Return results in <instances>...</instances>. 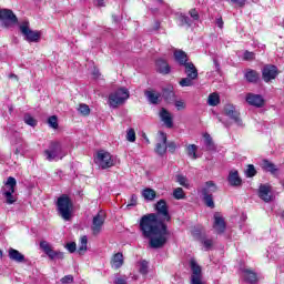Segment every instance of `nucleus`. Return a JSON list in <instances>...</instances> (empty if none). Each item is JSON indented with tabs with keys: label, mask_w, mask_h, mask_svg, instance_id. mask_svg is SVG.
<instances>
[{
	"label": "nucleus",
	"mask_w": 284,
	"mask_h": 284,
	"mask_svg": "<svg viewBox=\"0 0 284 284\" xmlns=\"http://www.w3.org/2000/svg\"><path fill=\"white\" fill-rule=\"evenodd\" d=\"M156 213L143 215L140 220V230L144 239H150V247L159 250L168 243V225L172 221L170 209L165 200H160L155 204Z\"/></svg>",
	"instance_id": "f257e3e1"
},
{
	"label": "nucleus",
	"mask_w": 284,
	"mask_h": 284,
	"mask_svg": "<svg viewBox=\"0 0 284 284\" xmlns=\"http://www.w3.org/2000/svg\"><path fill=\"white\" fill-rule=\"evenodd\" d=\"M58 214L63 221H70L74 213V203L67 194H62L57 201Z\"/></svg>",
	"instance_id": "f03ea898"
},
{
	"label": "nucleus",
	"mask_w": 284,
	"mask_h": 284,
	"mask_svg": "<svg viewBox=\"0 0 284 284\" xmlns=\"http://www.w3.org/2000/svg\"><path fill=\"white\" fill-rule=\"evenodd\" d=\"M128 99H130V91L126 88H120L109 95V105L110 108H119V105H123Z\"/></svg>",
	"instance_id": "7ed1b4c3"
},
{
	"label": "nucleus",
	"mask_w": 284,
	"mask_h": 284,
	"mask_svg": "<svg viewBox=\"0 0 284 284\" xmlns=\"http://www.w3.org/2000/svg\"><path fill=\"white\" fill-rule=\"evenodd\" d=\"M94 163L100 168V170H108L110 168H114V159L112 154L108 151H98L94 158Z\"/></svg>",
	"instance_id": "20e7f679"
},
{
	"label": "nucleus",
	"mask_w": 284,
	"mask_h": 284,
	"mask_svg": "<svg viewBox=\"0 0 284 284\" xmlns=\"http://www.w3.org/2000/svg\"><path fill=\"white\" fill-rule=\"evenodd\" d=\"M219 190V186L212 181L205 182L204 186L201 189V194L203 196V201L207 207H214V199L212 194Z\"/></svg>",
	"instance_id": "39448f33"
},
{
	"label": "nucleus",
	"mask_w": 284,
	"mask_h": 284,
	"mask_svg": "<svg viewBox=\"0 0 284 284\" xmlns=\"http://www.w3.org/2000/svg\"><path fill=\"white\" fill-rule=\"evenodd\" d=\"M20 32L23 34L27 41H29V43H37L39 42V39H41V32L32 31L30 29V22L28 21H23L20 24Z\"/></svg>",
	"instance_id": "423d86ee"
},
{
	"label": "nucleus",
	"mask_w": 284,
	"mask_h": 284,
	"mask_svg": "<svg viewBox=\"0 0 284 284\" xmlns=\"http://www.w3.org/2000/svg\"><path fill=\"white\" fill-rule=\"evenodd\" d=\"M44 155L47 156V161H55V159H63L65 153L59 142H52L50 149L44 151Z\"/></svg>",
	"instance_id": "0eeeda50"
},
{
	"label": "nucleus",
	"mask_w": 284,
	"mask_h": 284,
	"mask_svg": "<svg viewBox=\"0 0 284 284\" xmlns=\"http://www.w3.org/2000/svg\"><path fill=\"white\" fill-rule=\"evenodd\" d=\"M0 21H1L2 26H4V28H10V26H14V23H17V21H19V19L14 14V12H12V10L1 9L0 10Z\"/></svg>",
	"instance_id": "6e6552de"
},
{
	"label": "nucleus",
	"mask_w": 284,
	"mask_h": 284,
	"mask_svg": "<svg viewBox=\"0 0 284 284\" xmlns=\"http://www.w3.org/2000/svg\"><path fill=\"white\" fill-rule=\"evenodd\" d=\"M105 223V213L100 211L95 216H93L91 230L94 236L101 234V230H103V224Z\"/></svg>",
	"instance_id": "1a4fd4ad"
},
{
	"label": "nucleus",
	"mask_w": 284,
	"mask_h": 284,
	"mask_svg": "<svg viewBox=\"0 0 284 284\" xmlns=\"http://www.w3.org/2000/svg\"><path fill=\"white\" fill-rule=\"evenodd\" d=\"M224 114L229 116L236 125L243 126V120H241V113L236 110V106L232 104H226L224 106Z\"/></svg>",
	"instance_id": "9d476101"
},
{
	"label": "nucleus",
	"mask_w": 284,
	"mask_h": 284,
	"mask_svg": "<svg viewBox=\"0 0 284 284\" xmlns=\"http://www.w3.org/2000/svg\"><path fill=\"white\" fill-rule=\"evenodd\" d=\"M278 77V69L276 65L266 64L262 70V79L265 81V83H270V81H273V79H276Z\"/></svg>",
	"instance_id": "9b49d317"
},
{
	"label": "nucleus",
	"mask_w": 284,
	"mask_h": 284,
	"mask_svg": "<svg viewBox=\"0 0 284 284\" xmlns=\"http://www.w3.org/2000/svg\"><path fill=\"white\" fill-rule=\"evenodd\" d=\"M191 284H205V282H203V274L201 273V267L194 260L191 261Z\"/></svg>",
	"instance_id": "f8f14e48"
},
{
	"label": "nucleus",
	"mask_w": 284,
	"mask_h": 284,
	"mask_svg": "<svg viewBox=\"0 0 284 284\" xmlns=\"http://www.w3.org/2000/svg\"><path fill=\"white\" fill-rule=\"evenodd\" d=\"M7 187H9L8 191H4V196L7 199V203L9 205H12L14 203V187H17V179L9 176L7 182H6Z\"/></svg>",
	"instance_id": "ddd939ff"
},
{
	"label": "nucleus",
	"mask_w": 284,
	"mask_h": 284,
	"mask_svg": "<svg viewBox=\"0 0 284 284\" xmlns=\"http://www.w3.org/2000/svg\"><path fill=\"white\" fill-rule=\"evenodd\" d=\"M160 142L156 143L155 152L160 156H163L168 152V135L163 132H159Z\"/></svg>",
	"instance_id": "4468645a"
},
{
	"label": "nucleus",
	"mask_w": 284,
	"mask_h": 284,
	"mask_svg": "<svg viewBox=\"0 0 284 284\" xmlns=\"http://www.w3.org/2000/svg\"><path fill=\"white\" fill-rule=\"evenodd\" d=\"M246 102L248 105H253L254 108H263L265 105V100L262 95L248 93L246 95Z\"/></svg>",
	"instance_id": "2eb2a0df"
},
{
	"label": "nucleus",
	"mask_w": 284,
	"mask_h": 284,
	"mask_svg": "<svg viewBox=\"0 0 284 284\" xmlns=\"http://www.w3.org/2000/svg\"><path fill=\"white\" fill-rule=\"evenodd\" d=\"M258 196L265 203H270V201H272V186H270L267 184L260 185Z\"/></svg>",
	"instance_id": "dca6fc26"
},
{
	"label": "nucleus",
	"mask_w": 284,
	"mask_h": 284,
	"mask_svg": "<svg viewBox=\"0 0 284 284\" xmlns=\"http://www.w3.org/2000/svg\"><path fill=\"white\" fill-rule=\"evenodd\" d=\"M225 220L223 216H221V213H215L214 214V223H213V229L217 234H223L225 232Z\"/></svg>",
	"instance_id": "f3484780"
},
{
	"label": "nucleus",
	"mask_w": 284,
	"mask_h": 284,
	"mask_svg": "<svg viewBox=\"0 0 284 284\" xmlns=\"http://www.w3.org/2000/svg\"><path fill=\"white\" fill-rule=\"evenodd\" d=\"M160 119L162 122H164V125L168 128H173L174 122L172 121V113H170V111H168L165 108L161 109Z\"/></svg>",
	"instance_id": "a211bd4d"
},
{
	"label": "nucleus",
	"mask_w": 284,
	"mask_h": 284,
	"mask_svg": "<svg viewBox=\"0 0 284 284\" xmlns=\"http://www.w3.org/2000/svg\"><path fill=\"white\" fill-rule=\"evenodd\" d=\"M40 247L43 250V252L51 258V261L57 260V251L52 250V246H50V243L42 241L40 242Z\"/></svg>",
	"instance_id": "6ab92c4d"
},
{
	"label": "nucleus",
	"mask_w": 284,
	"mask_h": 284,
	"mask_svg": "<svg viewBox=\"0 0 284 284\" xmlns=\"http://www.w3.org/2000/svg\"><path fill=\"white\" fill-rule=\"evenodd\" d=\"M184 72L189 77V79H199V70H196V67L192 62H187L184 64Z\"/></svg>",
	"instance_id": "aec40b11"
},
{
	"label": "nucleus",
	"mask_w": 284,
	"mask_h": 284,
	"mask_svg": "<svg viewBox=\"0 0 284 284\" xmlns=\"http://www.w3.org/2000/svg\"><path fill=\"white\" fill-rule=\"evenodd\" d=\"M9 258L16 263H23L26 261V255L16 248H9Z\"/></svg>",
	"instance_id": "412c9836"
},
{
	"label": "nucleus",
	"mask_w": 284,
	"mask_h": 284,
	"mask_svg": "<svg viewBox=\"0 0 284 284\" xmlns=\"http://www.w3.org/2000/svg\"><path fill=\"white\" fill-rule=\"evenodd\" d=\"M156 70L160 72V74H170V64H168V61L163 59L156 60Z\"/></svg>",
	"instance_id": "4be33fe9"
},
{
	"label": "nucleus",
	"mask_w": 284,
	"mask_h": 284,
	"mask_svg": "<svg viewBox=\"0 0 284 284\" xmlns=\"http://www.w3.org/2000/svg\"><path fill=\"white\" fill-rule=\"evenodd\" d=\"M229 183L233 187H239L243 181L241 180V176H239V171H231L229 174Z\"/></svg>",
	"instance_id": "5701e85b"
},
{
	"label": "nucleus",
	"mask_w": 284,
	"mask_h": 284,
	"mask_svg": "<svg viewBox=\"0 0 284 284\" xmlns=\"http://www.w3.org/2000/svg\"><path fill=\"white\" fill-rule=\"evenodd\" d=\"M261 166L264 172H271V174H276V172H278L276 164L270 162L268 160H263Z\"/></svg>",
	"instance_id": "b1692460"
},
{
	"label": "nucleus",
	"mask_w": 284,
	"mask_h": 284,
	"mask_svg": "<svg viewBox=\"0 0 284 284\" xmlns=\"http://www.w3.org/2000/svg\"><path fill=\"white\" fill-rule=\"evenodd\" d=\"M174 58H175V61H178V63H180V65L187 64V53H185V51L176 50L174 52Z\"/></svg>",
	"instance_id": "393cba45"
},
{
	"label": "nucleus",
	"mask_w": 284,
	"mask_h": 284,
	"mask_svg": "<svg viewBox=\"0 0 284 284\" xmlns=\"http://www.w3.org/2000/svg\"><path fill=\"white\" fill-rule=\"evenodd\" d=\"M144 94L150 103H152L153 105H158L160 101L159 99H161V93H156L154 91H145Z\"/></svg>",
	"instance_id": "a878e982"
},
{
	"label": "nucleus",
	"mask_w": 284,
	"mask_h": 284,
	"mask_svg": "<svg viewBox=\"0 0 284 284\" xmlns=\"http://www.w3.org/2000/svg\"><path fill=\"white\" fill-rule=\"evenodd\" d=\"M197 151H199V146L196 144H189L186 146V154L193 161H196V159H199V155L196 154Z\"/></svg>",
	"instance_id": "bb28decb"
},
{
	"label": "nucleus",
	"mask_w": 284,
	"mask_h": 284,
	"mask_svg": "<svg viewBox=\"0 0 284 284\" xmlns=\"http://www.w3.org/2000/svg\"><path fill=\"white\" fill-rule=\"evenodd\" d=\"M178 22H179V26H181V27H183V26H186L187 28L192 27V20L190 19V17H187L183 13H180L178 16Z\"/></svg>",
	"instance_id": "cd10ccee"
},
{
	"label": "nucleus",
	"mask_w": 284,
	"mask_h": 284,
	"mask_svg": "<svg viewBox=\"0 0 284 284\" xmlns=\"http://www.w3.org/2000/svg\"><path fill=\"white\" fill-rule=\"evenodd\" d=\"M142 196L145 201H154V199H156V191L153 189H144L142 191Z\"/></svg>",
	"instance_id": "c85d7f7f"
},
{
	"label": "nucleus",
	"mask_w": 284,
	"mask_h": 284,
	"mask_svg": "<svg viewBox=\"0 0 284 284\" xmlns=\"http://www.w3.org/2000/svg\"><path fill=\"white\" fill-rule=\"evenodd\" d=\"M111 263H112V267H114V270H119V267H121L123 265V254L116 253L113 256Z\"/></svg>",
	"instance_id": "c756f323"
},
{
	"label": "nucleus",
	"mask_w": 284,
	"mask_h": 284,
	"mask_svg": "<svg viewBox=\"0 0 284 284\" xmlns=\"http://www.w3.org/2000/svg\"><path fill=\"white\" fill-rule=\"evenodd\" d=\"M88 252V236H82L78 248L79 254H85Z\"/></svg>",
	"instance_id": "7c9ffc66"
},
{
	"label": "nucleus",
	"mask_w": 284,
	"mask_h": 284,
	"mask_svg": "<svg viewBox=\"0 0 284 284\" xmlns=\"http://www.w3.org/2000/svg\"><path fill=\"white\" fill-rule=\"evenodd\" d=\"M245 79L250 83H256L258 81V73H256V71H254V70L247 71L245 73Z\"/></svg>",
	"instance_id": "2f4dec72"
},
{
	"label": "nucleus",
	"mask_w": 284,
	"mask_h": 284,
	"mask_svg": "<svg viewBox=\"0 0 284 284\" xmlns=\"http://www.w3.org/2000/svg\"><path fill=\"white\" fill-rule=\"evenodd\" d=\"M207 103L209 105L216 106L221 103V98L217 95V93H211L209 95Z\"/></svg>",
	"instance_id": "473e14b6"
},
{
	"label": "nucleus",
	"mask_w": 284,
	"mask_h": 284,
	"mask_svg": "<svg viewBox=\"0 0 284 284\" xmlns=\"http://www.w3.org/2000/svg\"><path fill=\"white\" fill-rule=\"evenodd\" d=\"M204 145L206 150H214V141L212 140V135L205 133L204 135Z\"/></svg>",
	"instance_id": "72a5a7b5"
},
{
	"label": "nucleus",
	"mask_w": 284,
	"mask_h": 284,
	"mask_svg": "<svg viewBox=\"0 0 284 284\" xmlns=\"http://www.w3.org/2000/svg\"><path fill=\"white\" fill-rule=\"evenodd\" d=\"M244 277L247 283H256V273L250 270L244 271Z\"/></svg>",
	"instance_id": "f704fd0d"
},
{
	"label": "nucleus",
	"mask_w": 284,
	"mask_h": 284,
	"mask_svg": "<svg viewBox=\"0 0 284 284\" xmlns=\"http://www.w3.org/2000/svg\"><path fill=\"white\" fill-rule=\"evenodd\" d=\"M162 97L165 101H174V91L172 89H164Z\"/></svg>",
	"instance_id": "c9c22d12"
},
{
	"label": "nucleus",
	"mask_w": 284,
	"mask_h": 284,
	"mask_svg": "<svg viewBox=\"0 0 284 284\" xmlns=\"http://www.w3.org/2000/svg\"><path fill=\"white\" fill-rule=\"evenodd\" d=\"M176 182L183 187H190V181H187V178L185 175H176Z\"/></svg>",
	"instance_id": "e433bc0d"
},
{
	"label": "nucleus",
	"mask_w": 284,
	"mask_h": 284,
	"mask_svg": "<svg viewBox=\"0 0 284 284\" xmlns=\"http://www.w3.org/2000/svg\"><path fill=\"white\" fill-rule=\"evenodd\" d=\"M23 121L27 125H30L31 128H37V120L32 118L30 114H24Z\"/></svg>",
	"instance_id": "4c0bfd02"
},
{
	"label": "nucleus",
	"mask_w": 284,
	"mask_h": 284,
	"mask_svg": "<svg viewBox=\"0 0 284 284\" xmlns=\"http://www.w3.org/2000/svg\"><path fill=\"white\" fill-rule=\"evenodd\" d=\"M78 111L82 116H90V106L88 104H80Z\"/></svg>",
	"instance_id": "58836bf2"
},
{
	"label": "nucleus",
	"mask_w": 284,
	"mask_h": 284,
	"mask_svg": "<svg viewBox=\"0 0 284 284\" xmlns=\"http://www.w3.org/2000/svg\"><path fill=\"white\" fill-rule=\"evenodd\" d=\"M193 81H194V79L187 77V78H184V79H182V80L180 81V85H181L182 88H190V87L194 85V82H193Z\"/></svg>",
	"instance_id": "ea45409f"
},
{
	"label": "nucleus",
	"mask_w": 284,
	"mask_h": 284,
	"mask_svg": "<svg viewBox=\"0 0 284 284\" xmlns=\"http://www.w3.org/2000/svg\"><path fill=\"white\" fill-rule=\"evenodd\" d=\"M126 141L130 143H134L136 141V132H134V129H129L126 132Z\"/></svg>",
	"instance_id": "a19ab883"
},
{
	"label": "nucleus",
	"mask_w": 284,
	"mask_h": 284,
	"mask_svg": "<svg viewBox=\"0 0 284 284\" xmlns=\"http://www.w3.org/2000/svg\"><path fill=\"white\" fill-rule=\"evenodd\" d=\"M245 175L247 179H252V176H256V169L254 168L253 164H248L247 169L245 171Z\"/></svg>",
	"instance_id": "79ce46f5"
},
{
	"label": "nucleus",
	"mask_w": 284,
	"mask_h": 284,
	"mask_svg": "<svg viewBox=\"0 0 284 284\" xmlns=\"http://www.w3.org/2000/svg\"><path fill=\"white\" fill-rule=\"evenodd\" d=\"M173 196L174 199H176L178 201H181V199H185V193L183 192V190L181 187H176L173 191Z\"/></svg>",
	"instance_id": "37998d69"
},
{
	"label": "nucleus",
	"mask_w": 284,
	"mask_h": 284,
	"mask_svg": "<svg viewBox=\"0 0 284 284\" xmlns=\"http://www.w3.org/2000/svg\"><path fill=\"white\" fill-rule=\"evenodd\" d=\"M48 123L50 125V128H53V130H57V128H59V122L57 119V115H52L48 119Z\"/></svg>",
	"instance_id": "c03bdc74"
},
{
	"label": "nucleus",
	"mask_w": 284,
	"mask_h": 284,
	"mask_svg": "<svg viewBox=\"0 0 284 284\" xmlns=\"http://www.w3.org/2000/svg\"><path fill=\"white\" fill-rule=\"evenodd\" d=\"M201 243L204 245L205 250H212V246L214 245V241L210 239H202Z\"/></svg>",
	"instance_id": "a18cd8bd"
},
{
	"label": "nucleus",
	"mask_w": 284,
	"mask_h": 284,
	"mask_svg": "<svg viewBox=\"0 0 284 284\" xmlns=\"http://www.w3.org/2000/svg\"><path fill=\"white\" fill-rule=\"evenodd\" d=\"M140 274H148V261L140 262Z\"/></svg>",
	"instance_id": "49530a36"
},
{
	"label": "nucleus",
	"mask_w": 284,
	"mask_h": 284,
	"mask_svg": "<svg viewBox=\"0 0 284 284\" xmlns=\"http://www.w3.org/2000/svg\"><path fill=\"white\" fill-rule=\"evenodd\" d=\"M255 54L254 52L245 51L243 55L244 61H254Z\"/></svg>",
	"instance_id": "de8ad7c7"
},
{
	"label": "nucleus",
	"mask_w": 284,
	"mask_h": 284,
	"mask_svg": "<svg viewBox=\"0 0 284 284\" xmlns=\"http://www.w3.org/2000/svg\"><path fill=\"white\" fill-rule=\"evenodd\" d=\"M179 146L176 145L175 142H169L166 144V149L169 150V152H171V154H174V152H176Z\"/></svg>",
	"instance_id": "09e8293b"
},
{
	"label": "nucleus",
	"mask_w": 284,
	"mask_h": 284,
	"mask_svg": "<svg viewBox=\"0 0 284 284\" xmlns=\"http://www.w3.org/2000/svg\"><path fill=\"white\" fill-rule=\"evenodd\" d=\"M189 14L191 19H193V21H199L200 17H199V11L196 9H191L189 11Z\"/></svg>",
	"instance_id": "8fccbe9b"
},
{
	"label": "nucleus",
	"mask_w": 284,
	"mask_h": 284,
	"mask_svg": "<svg viewBox=\"0 0 284 284\" xmlns=\"http://www.w3.org/2000/svg\"><path fill=\"white\" fill-rule=\"evenodd\" d=\"M175 108H176V110H179V111L185 110V101H183V100H176V101H175Z\"/></svg>",
	"instance_id": "3c124183"
},
{
	"label": "nucleus",
	"mask_w": 284,
	"mask_h": 284,
	"mask_svg": "<svg viewBox=\"0 0 284 284\" xmlns=\"http://www.w3.org/2000/svg\"><path fill=\"white\" fill-rule=\"evenodd\" d=\"M74 282V277L72 275H65L61 278V283L63 284H70Z\"/></svg>",
	"instance_id": "603ef678"
},
{
	"label": "nucleus",
	"mask_w": 284,
	"mask_h": 284,
	"mask_svg": "<svg viewBox=\"0 0 284 284\" xmlns=\"http://www.w3.org/2000/svg\"><path fill=\"white\" fill-rule=\"evenodd\" d=\"M67 250H69V252L71 254H74V252H77V243L71 242L67 244Z\"/></svg>",
	"instance_id": "864d4df0"
},
{
	"label": "nucleus",
	"mask_w": 284,
	"mask_h": 284,
	"mask_svg": "<svg viewBox=\"0 0 284 284\" xmlns=\"http://www.w3.org/2000/svg\"><path fill=\"white\" fill-rule=\"evenodd\" d=\"M138 199L139 197H136V195H131L130 203L126 205V207H134V205H136Z\"/></svg>",
	"instance_id": "5fc2aeb1"
},
{
	"label": "nucleus",
	"mask_w": 284,
	"mask_h": 284,
	"mask_svg": "<svg viewBox=\"0 0 284 284\" xmlns=\"http://www.w3.org/2000/svg\"><path fill=\"white\" fill-rule=\"evenodd\" d=\"M231 1H232V3H236L237 6L243 8V6H245V1H247V0H231Z\"/></svg>",
	"instance_id": "6e6d98bb"
},
{
	"label": "nucleus",
	"mask_w": 284,
	"mask_h": 284,
	"mask_svg": "<svg viewBox=\"0 0 284 284\" xmlns=\"http://www.w3.org/2000/svg\"><path fill=\"white\" fill-rule=\"evenodd\" d=\"M55 258H57L58 261H63V258H64L63 252L57 251V253H55Z\"/></svg>",
	"instance_id": "4d7b16f0"
},
{
	"label": "nucleus",
	"mask_w": 284,
	"mask_h": 284,
	"mask_svg": "<svg viewBox=\"0 0 284 284\" xmlns=\"http://www.w3.org/2000/svg\"><path fill=\"white\" fill-rule=\"evenodd\" d=\"M213 63L215 65L216 72H221V64H219V61L216 59L213 60Z\"/></svg>",
	"instance_id": "13d9d810"
},
{
	"label": "nucleus",
	"mask_w": 284,
	"mask_h": 284,
	"mask_svg": "<svg viewBox=\"0 0 284 284\" xmlns=\"http://www.w3.org/2000/svg\"><path fill=\"white\" fill-rule=\"evenodd\" d=\"M216 26H217V28L223 29V18H217L216 19Z\"/></svg>",
	"instance_id": "bf43d9fd"
},
{
	"label": "nucleus",
	"mask_w": 284,
	"mask_h": 284,
	"mask_svg": "<svg viewBox=\"0 0 284 284\" xmlns=\"http://www.w3.org/2000/svg\"><path fill=\"white\" fill-rule=\"evenodd\" d=\"M115 284H128V282L124 278L118 277L115 278Z\"/></svg>",
	"instance_id": "052dcab7"
},
{
	"label": "nucleus",
	"mask_w": 284,
	"mask_h": 284,
	"mask_svg": "<svg viewBox=\"0 0 284 284\" xmlns=\"http://www.w3.org/2000/svg\"><path fill=\"white\" fill-rule=\"evenodd\" d=\"M103 1H104V0H98V6H100V7L105 6Z\"/></svg>",
	"instance_id": "680f3d73"
},
{
	"label": "nucleus",
	"mask_w": 284,
	"mask_h": 284,
	"mask_svg": "<svg viewBox=\"0 0 284 284\" xmlns=\"http://www.w3.org/2000/svg\"><path fill=\"white\" fill-rule=\"evenodd\" d=\"M217 121H219L220 123H223V119H222L221 116H219V115H217Z\"/></svg>",
	"instance_id": "e2e57ef3"
},
{
	"label": "nucleus",
	"mask_w": 284,
	"mask_h": 284,
	"mask_svg": "<svg viewBox=\"0 0 284 284\" xmlns=\"http://www.w3.org/2000/svg\"><path fill=\"white\" fill-rule=\"evenodd\" d=\"M0 258H3V251L0 250Z\"/></svg>",
	"instance_id": "0e129e2a"
}]
</instances>
